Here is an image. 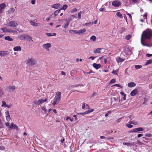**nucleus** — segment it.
Listing matches in <instances>:
<instances>
[{"label": "nucleus", "instance_id": "nucleus-1", "mask_svg": "<svg viewBox=\"0 0 152 152\" xmlns=\"http://www.w3.org/2000/svg\"><path fill=\"white\" fill-rule=\"evenodd\" d=\"M152 36V31L151 29H147L142 33L141 38V44L145 46H149L148 45V42L146 39H150Z\"/></svg>", "mask_w": 152, "mask_h": 152}, {"label": "nucleus", "instance_id": "nucleus-2", "mask_svg": "<svg viewBox=\"0 0 152 152\" xmlns=\"http://www.w3.org/2000/svg\"><path fill=\"white\" fill-rule=\"evenodd\" d=\"M61 98V93L59 91H57L56 93V96L54 98V100L53 103V105H55L59 103Z\"/></svg>", "mask_w": 152, "mask_h": 152}, {"label": "nucleus", "instance_id": "nucleus-3", "mask_svg": "<svg viewBox=\"0 0 152 152\" xmlns=\"http://www.w3.org/2000/svg\"><path fill=\"white\" fill-rule=\"evenodd\" d=\"M26 64L28 66H32L36 64V61L34 58H31L26 61Z\"/></svg>", "mask_w": 152, "mask_h": 152}, {"label": "nucleus", "instance_id": "nucleus-4", "mask_svg": "<svg viewBox=\"0 0 152 152\" xmlns=\"http://www.w3.org/2000/svg\"><path fill=\"white\" fill-rule=\"evenodd\" d=\"M7 26H10L12 27H16L18 26V24L15 21H11L8 22L6 23Z\"/></svg>", "mask_w": 152, "mask_h": 152}, {"label": "nucleus", "instance_id": "nucleus-5", "mask_svg": "<svg viewBox=\"0 0 152 152\" xmlns=\"http://www.w3.org/2000/svg\"><path fill=\"white\" fill-rule=\"evenodd\" d=\"M16 89V87L14 86H9L6 88V91L9 92H12Z\"/></svg>", "mask_w": 152, "mask_h": 152}, {"label": "nucleus", "instance_id": "nucleus-6", "mask_svg": "<svg viewBox=\"0 0 152 152\" xmlns=\"http://www.w3.org/2000/svg\"><path fill=\"white\" fill-rule=\"evenodd\" d=\"M121 4L120 1L118 0L114 1L112 3V5L115 7H118Z\"/></svg>", "mask_w": 152, "mask_h": 152}, {"label": "nucleus", "instance_id": "nucleus-7", "mask_svg": "<svg viewBox=\"0 0 152 152\" xmlns=\"http://www.w3.org/2000/svg\"><path fill=\"white\" fill-rule=\"evenodd\" d=\"M143 131L142 132H146L144 130V129L141 127H139L137 128L134 129H133L131 132H138L140 131Z\"/></svg>", "mask_w": 152, "mask_h": 152}, {"label": "nucleus", "instance_id": "nucleus-8", "mask_svg": "<svg viewBox=\"0 0 152 152\" xmlns=\"http://www.w3.org/2000/svg\"><path fill=\"white\" fill-rule=\"evenodd\" d=\"M18 126L16 124H14L12 122L11 123L10 126L9 127V129L10 130L16 129L17 131L18 130Z\"/></svg>", "mask_w": 152, "mask_h": 152}, {"label": "nucleus", "instance_id": "nucleus-9", "mask_svg": "<svg viewBox=\"0 0 152 152\" xmlns=\"http://www.w3.org/2000/svg\"><path fill=\"white\" fill-rule=\"evenodd\" d=\"M47 100V98L45 99L44 100H43L42 99H40L38 100L37 101H35V104L37 105H39L45 102H46Z\"/></svg>", "mask_w": 152, "mask_h": 152}, {"label": "nucleus", "instance_id": "nucleus-10", "mask_svg": "<svg viewBox=\"0 0 152 152\" xmlns=\"http://www.w3.org/2000/svg\"><path fill=\"white\" fill-rule=\"evenodd\" d=\"M51 46V45L50 43H47L44 44L42 45V47L47 51H49V48Z\"/></svg>", "mask_w": 152, "mask_h": 152}, {"label": "nucleus", "instance_id": "nucleus-11", "mask_svg": "<svg viewBox=\"0 0 152 152\" xmlns=\"http://www.w3.org/2000/svg\"><path fill=\"white\" fill-rule=\"evenodd\" d=\"M9 52L7 51H0V56H4L8 55Z\"/></svg>", "mask_w": 152, "mask_h": 152}, {"label": "nucleus", "instance_id": "nucleus-12", "mask_svg": "<svg viewBox=\"0 0 152 152\" xmlns=\"http://www.w3.org/2000/svg\"><path fill=\"white\" fill-rule=\"evenodd\" d=\"M6 7V5L4 3L0 4V13H2V11Z\"/></svg>", "mask_w": 152, "mask_h": 152}, {"label": "nucleus", "instance_id": "nucleus-13", "mask_svg": "<svg viewBox=\"0 0 152 152\" xmlns=\"http://www.w3.org/2000/svg\"><path fill=\"white\" fill-rule=\"evenodd\" d=\"M138 92L137 89H134L130 93L131 96H135L138 93Z\"/></svg>", "mask_w": 152, "mask_h": 152}, {"label": "nucleus", "instance_id": "nucleus-14", "mask_svg": "<svg viewBox=\"0 0 152 152\" xmlns=\"http://www.w3.org/2000/svg\"><path fill=\"white\" fill-rule=\"evenodd\" d=\"M93 66L95 68L97 69L101 67V64H97L95 63H94L93 64Z\"/></svg>", "mask_w": 152, "mask_h": 152}, {"label": "nucleus", "instance_id": "nucleus-15", "mask_svg": "<svg viewBox=\"0 0 152 152\" xmlns=\"http://www.w3.org/2000/svg\"><path fill=\"white\" fill-rule=\"evenodd\" d=\"M116 61L119 63L122 62L124 61V59L122 58H121L119 57H117L116 58Z\"/></svg>", "mask_w": 152, "mask_h": 152}, {"label": "nucleus", "instance_id": "nucleus-16", "mask_svg": "<svg viewBox=\"0 0 152 152\" xmlns=\"http://www.w3.org/2000/svg\"><path fill=\"white\" fill-rule=\"evenodd\" d=\"M86 31V30L85 28L79 30L78 31V34L80 35L83 34V33L85 32Z\"/></svg>", "mask_w": 152, "mask_h": 152}, {"label": "nucleus", "instance_id": "nucleus-17", "mask_svg": "<svg viewBox=\"0 0 152 152\" xmlns=\"http://www.w3.org/2000/svg\"><path fill=\"white\" fill-rule=\"evenodd\" d=\"M61 6V5L59 3H57L55 4H53L52 6V7L56 9H57L58 8H59Z\"/></svg>", "mask_w": 152, "mask_h": 152}, {"label": "nucleus", "instance_id": "nucleus-18", "mask_svg": "<svg viewBox=\"0 0 152 152\" xmlns=\"http://www.w3.org/2000/svg\"><path fill=\"white\" fill-rule=\"evenodd\" d=\"M25 39H26L29 41H33L32 38L31 37L29 36V35L26 34Z\"/></svg>", "mask_w": 152, "mask_h": 152}, {"label": "nucleus", "instance_id": "nucleus-19", "mask_svg": "<svg viewBox=\"0 0 152 152\" xmlns=\"http://www.w3.org/2000/svg\"><path fill=\"white\" fill-rule=\"evenodd\" d=\"M26 34L21 35L18 37V38L21 40L25 39Z\"/></svg>", "mask_w": 152, "mask_h": 152}, {"label": "nucleus", "instance_id": "nucleus-20", "mask_svg": "<svg viewBox=\"0 0 152 152\" xmlns=\"http://www.w3.org/2000/svg\"><path fill=\"white\" fill-rule=\"evenodd\" d=\"M136 84L134 82H130L128 84L127 86L129 87H132L136 86Z\"/></svg>", "mask_w": 152, "mask_h": 152}, {"label": "nucleus", "instance_id": "nucleus-21", "mask_svg": "<svg viewBox=\"0 0 152 152\" xmlns=\"http://www.w3.org/2000/svg\"><path fill=\"white\" fill-rule=\"evenodd\" d=\"M9 29H7L6 27H4L1 28V30H2L3 32L4 33L8 32H9Z\"/></svg>", "mask_w": 152, "mask_h": 152}, {"label": "nucleus", "instance_id": "nucleus-22", "mask_svg": "<svg viewBox=\"0 0 152 152\" xmlns=\"http://www.w3.org/2000/svg\"><path fill=\"white\" fill-rule=\"evenodd\" d=\"M13 50L15 51H21V48L20 46H16L14 48Z\"/></svg>", "mask_w": 152, "mask_h": 152}, {"label": "nucleus", "instance_id": "nucleus-23", "mask_svg": "<svg viewBox=\"0 0 152 152\" xmlns=\"http://www.w3.org/2000/svg\"><path fill=\"white\" fill-rule=\"evenodd\" d=\"M30 23L33 26H38V24L36 23H35L34 21H31L30 22Z\"/></svg>", "mask_w": 152, "mask_h": 152}, {"label": "nucleus", "instance_id": "nucleus-24", "mask_svg": "<svg viewBox=\"0 0 152 152\" xmlns=\"http://www.w3.org/2000/svg\"><path fill=\"white\" fill-rule=\"evenodd\" d=\"M46 35L48 37L54 36L56 35V34L55 33H53L52 34L50 33H46Z\"/></svg>", "mask_w": 152, "mask_h": 152}, {"label": "nucleus", "instance_id": "nucleus-25", "mask_svg": "<svg viewBox=\"0 0 152 152\" xmlns=\"http://www.w3.org/2000/svg\"><path fill=\"white\" fill-rule=\"evenodd\" d=\"M4 39L5 40H8L9 41H12L13 40L9 36L5 37L4 38Z\"/></svg>", "mask_w": 152, "mask_h": 152}, {"label": "nucleus", "instance_id": "nucleus-26", "mask_svg": "<svg viewBox=\"0 0 152 152\" xmlns=\"http://www.w3.org/2000/svg\"><path fill=\"white\" fill-rule=\"evenodd\" d=\"M102 49V48H98L95 50L94 51V53H100V50Z\"/></svg>", "mask_w": 152, "mask_h": 152}, {"label": "nucleus", "instance_id": "nucleus-27", "mask_svg": "<svg viewBox=\"0 0 152 152\" xmlns=\"http://www.w3.org/2000/svg\"><path fill=\"white\" fill-rule=\"evenodd\" d=\"M4 93L2 89L0 88V98L4 94Z\"/></svg>", "mask_w": 152, "mask_h": 152}, {"label": "nucleus", "instance_id": "nucleus-28", "mask_svg": "<svg viewBox=\"0 0 152 152\" xmlns=\"http://www.w3.org/2000/svg\"><path fill=\"white\" fill-rule=\"evenodd\" d=\"M84 85L82 84H78L77 85H74V86H70V87L71 88L75 87H77L78 86H83Z\"/></svg>", "mask_w": 152, "mask_h": 152}, {"label": "nucleus", "instance_id": "nucleus-29", "mask_svg": "<svg viewBox=\"0 0 152 152\" xmlns=\"http://www.w3.org/2000/svg\"><path fill=\"white\" fill-rule=\"evenodd\" d=\"M61 10V9H59V10L55 11L54 13V15L56 16H57L58 15V13L60 12Z\"/></svg>", "mask_w": 152, "mask_h": 152}, {"label": "nucleus", "instance_id": "nucleus-30", "mask_svg": "<svg viewBox=\"0 0 152 152\" xmlns=\"http://www.w3.org/2000/svg\"><path fill=\"white\" fill-rule=\"evenodd\" d=\"M116 15L117 16L121 18H123L122 14H121L119 12H118L117 13Z\"/></svg>", "mask_w": 152, "mask_h": 152}, {"label": "nucleus", "instance_id": "nucleus-31", "mask_svg": "<svg viewBox=\"0 0 152 152\" xmlns=\"http://www.w3.org/2000/svg\"><path fill=\"white\" fill-rule=\"evenodd\" d=\"M152 63V59H150L148 60H147L145 63V65H147L148 64H150Z\"/></svg>", "mask_w": 152, "mask_h": 152}, {"label": "nucleus", "instance_id": "nucleus-32", "mask_svg": "<svg viewBox=\"0 0 152 152\" xmlns=\"http://www.w3.org/2000/svg\"><path fill=\"white\" fill-rule=\"evenodd\" d=\"M129 123L135 125H137L138 124V123L137 121H130L129 122Z\"/></svg>", "mask_w": 152, "mask_h": 152}, {"label": "nucleus", "instance_id": "nucleus-33", "mask_svg": "<svg viewBox=\"0 0 152 152\" xmlns=\"http://www.w3.org/2000/svg\"><path fill=\"white\" fill-rule=\"evenodd\" d=\"M96 39V36L94 35L92 36L90 38V40H92L94 41H95Z\"/></svg>", "mask_w": 152, "mask_h": 152}, {"label": "nucleus", "instance_id": "nucleus-34", "mask_svg": "<svg viewBox=\"0 0 152 152\" xmlns=\"http://www.w3.org/2000/svg\"><path fill=\"white\" fill-rule=\"evenodd\" d=\"M9 33H17V31L14 30H13L11 29H9Z\"/></svg>", "mask_w": 152, "mask_h": 152}, {"label": "nucleus", "instance_id": "nucleus-35", "mask_svg": "<svg viewBox=\"0 0 152 152\" xmlns=\"http://www.w3.org/2000/svg\"><path fill=\"white\" fill-rule=\"evenodd\" d=\"M77 71L76 70H72L70 73V74L72 75V74H75L77 73Z\"/></svg>", "mask_w": 152, "mask_h": 152}, {"label": "nucleus", "instance_id": "nucleus-36", "mask_svg": "<svg viewBox=\"0 0 152 152\" xmlns=\"http://www.w3.org/2000/svg\"><path fill=\"white\" fill-rule=\"evenodd\" d=\"M15 10L13 8H11L10 10H9V12L10 13H12L15 12Z\"/></svg>", "mask_w": 152, "mask_h": 152}, {"label": "nucleus", "instance_id": "nucleus-37", "mask_svg": "<svg viewBox=\"0 0 152 152\" xmlns=\"http://www.w3.org/2000/svg\"><path fill=\"white\" fill-rule=\"evenodd\" d=\"M67 7L68 6L66 4H64L63 5V6L60 9H61V10H65L66 9Z\"/></svg>", "mask_w": 152, "mask_h": 152}, {"label": "nucleus", "instance_id": "nucleus-38", "mask_svg": "<svg viewBox=\"0 0 152 152\" xmlns=\"http://www.w3.org/2000/svg\"><path fill=\"white\" fill-rule=\"evenodd\" d=\"M69 32L70 33H71L72 32H73L75 34H78V31L75 30H70L69 31Z\"/></svg>", "mask_w": 152, "mask_h": 152}, {"label": "nucleus", "instance_id": "nucleus-39", "mask_svg": "<svg viewBox=\"0 0 152 152\" xmlns=\"http://www.w3.org/2000/svg\"><path fill=\"white\" fill-rule=\"evenodd\" d=\"M6 118L7 120L8 121H10L11 120V117H10V115H9L8 116H7L6 117Z\"/></svg>", "mask_w": 152, "mask_h": 152}, {"label": "nucleus", "instance_id": "nucleus-40", "mask_svg": "<svg viewBox=\"0 0 152 152\" xmlns=\"http://www.w3.org/2000/svg\"><path fill=\"white\" fill-rule=\"evenodd\" d=\"M131 37V36L130 35H128L126 36L125 38L127 40L129 39Z\"/></svg>", "mask_w": 152, "mask_h": 152}, {"label": "nucleus", "instance_id": "nucleus-41", "mask_svg": "<svg viewBox=\"0 0 152 152\" xmlns=\"http://www.w3.org/2000/svg\"><path fill=\"white\" fill-rule=\"evenodd\" d=\"M131 124L128 123L127 124H126V126L129 128H132L133 127V126Z\"/></svg>", "mask_w": 152, "mask_h": 152}, {"label": "nucleus", "instance_id": "nucleus-42", "mask_svg": "<svg viewBox=\"0 0 152 152\" xmlns=\"http://www.w3.org/2000/svg\"><path fill=\"white\" fill-rule=\"evenodd\" d=\"M2 102V104L1 105V107H6V106L7 105L6 103L4 101H3Z\"/></svg>", "mask_w": 152, "mask_h": 152}, {"label": "nucleus", "instance_id": "nucleus-43", "mask_svg": "<svg viewBox=\"0 0 152 152\" xmlns=\"http://www.w3.org/2000/svg\"><path fill=\"white\" fill-rule=\"evenodd\" d=\"M111 112L110 111H109L107 112L105 114V116L107 117L109 115V114H111Z\"/></svg>", "mask_w": 152, "mask_h": 152}, {"label": "nucleus", "instance_id": "nucleus-44", "mask_svg": "<svg viewBox=\"0 0 152 152\" xmlns=\"http://www.w3.org/2000/svg\"><path fill=\"white\" fill-rule=\"evenodd\" d=\"M69 24V22H67L66 24L64 26V28L65 29L67 28Z\"/></svg>", "mask_w": 152, "mask_h": 152}, {"label": "nucleus", "instance_id": "nucleus-45", "mask_svg": "<svg viewBox=\"0 0 152 152\" xmlns=\"http://www.w3.org/2000/svg\"><path fill=\"white\" fill-rule=\"evenodd\" d=\"M77 10V8H74L71 11V13H73L76 12Z\"/></svg>", "mask_w": 152, "mask_h": 152}, {"label": "nucleus", "instance_id": "nucleus-46", "mask_svg": "<svg viewBox=\"0 0 152 152\" xmlns=\"http://www.w3.org/2000/svg\"><path fill=\"white\" fill-rule=\"evenodd\" d=\"M142 66L141 65H135V67L136 69H140L142 67Z\"/></svg>", "mask_w": 152, "mask_h": 152}, {"label": "nucleus", "instance_id": "nucleus-47", "mask_svg": "<svg viewBox=\"0 0 152 152\" xmlns=\"http://www.w3.org/2000/svg\"><path fill=\"white\" fill-rule=\"evenodd\" d=\"M94 109H92L90 110H88L86 111V113H85V114H88L89 113H91L93 112L94 111Z\"/></svg>", "mask_w": 152, "mask_h": 152}, {"label": "nucleus", "instance_id": "nucleus-48", "mask_svg": "<svg viewBox=\"0 0 152 152\" xmlns=\"http://www.w3.org/2000/svg\"><path fill=\"white\" fill-rule=\"evenodd\" d=\"M82 12L80 11L79 13H78V18L79 19H80L81 18V15Z\"/></svg>", "mask_w": 152, "mask_h": 152}, {"label": "nucleus", "instance_id": "nucleus-49", "mask_svg": "<svg viewBox=\"0 0 152 152\" xmlns=\"http://www.w3.org/2000/svg\"><path fill=\"white\" fill-rule=\"evenodd\" d=\"M113 86H116L117 87H119L120 88H122V86L120 85L119 84H115V85H113V86H112V87Z\"/></svg>", "mask_w": 152, "mask_h": 152}, {"label": "nucleus", "instance_id": "nucleus-50", "mask_svg": "<svg viewBox=\"0 0 152 152\" xmlns=\"http://www.w3.org/2000/svg\"><path fill=\"white\" fill-rule=\"evenodd\" d=\"M123 144L125 145H132V144L131 143H126V142H124L123 143Z\"/></svg>", "mask_w": 152, "mask_h": 152}, {"label": "nucleus", "instance_id": "nucleus-51", "mask_svg": "<svg viewBox=\"0 0 152 152\" xmlns=\"http://www.w3.org/2000/svg\"><path fill=\"white\" fill-rule=\"evenodd\" d=\"M118 71L115 70V71H113L112 72V73L113 74H114L115 75H117Z\"/></svg>", "mask_w": 152, "mask_h": 152}, {"label": "nucleus", "instance_id": "nucleus-52", "mask_svg": "<svg viewBox=\"0 0 152 152\" xmlns=\"http://www.w3.org/2000/svg\"><path fill=\"white\" fill-rule=\"evenodd\" d=\"M42 110H43V111H44L45 113H46V108L45 107V106H43L42 107Z\"/></svg>", "mask_w": 152, "mask_h": 152}, {"label": "nucleus", "instance_id": "nucleus-53", "mask_svg": "<svg viewBox=\"0 0 152 152\" xmlns=\"http://www.w3.org/2000/svg\"><path fill=\"white\" fill-rule=\"evenodd\" d=\"M128 51V52L127 53L128 55H130L131 54V51L128 48H127Z\"/></svg>", "mask_w": 152, "mask_h": 152}, {"label": "nucleus", "instance_id": "nucleus-54", "mask_svg": "<svg viewBox=\"0 0 152 152\" xmlns=\"http://www.w3.org/2000/svg\"><path fill=\"white\" fill-rule=\"evenodd\" d=\"M115 81H116V80L115 79H113L111 80L110 83H114L115 82Z\"/></svg>", "mask_w": 152, "mask_h": 152}, {"label": "nucleus", "instance_id": "nucleus-55", "mask_svg": "<svg viewBox=\"0 0 152 152\" xmlns=\"http://www.w3.org/2000/svg\"><path fill=\"white\" fill-rule=\"evenodd\" d=\"M145 136L146 137H151V134H146Z\"/></svg>", "mask_w": 152, "mask_h": 152}, {"label": "nucleus", "instance_id": "nucleus-56", "mask_svg": "<svg viewBox=\"0 0 152 152\" xmlns=\"http://www.w3.org/2000/svg\"><path fill=\"white\" fill-rule=\"evenodd\" d=\"M70 120V121L71 122L72 121H73V119L72 118V119H71V118L70 117H67L66 119V120H68L69 119Z\"/></svg>", "mask_w": 152, "mask_h": 152}, {"label": "nucleus", "instance_id": "nucleus-57", "mask_svg": "<svg viewBox=\"0 0 152 152\" xmlns=\"http://www.w3.org/2000/svg\"><path fill=\"white\" fill-rule=\"evenodd\" d=\"M3 125L1 123V120L0 119V128L3 127Z\"/></svg>", "mask_w": 152, "mask_h": 152}, {"label": "nucleus", "instance_id": "nucleus-58", "mask_svg": "<svg viewBox=\"0 0 152 152\" xmlns=\"http://www.w3.org/2000/svg\"><path fill=\"white\" fill-rule=\"evenodd\" d=\"M99 10L101 12H104L105 11V9L104 8H100L99 9Z\"/></svg>", "mask_w": 152, "mask_h": 152}, {"label": "nucleus", "instance_id": "nucleus-59", "mask_svg": "<svg viewBox=\"0 0 152 152\" xmlns=\"http://www.w3.org/2000/svg\"><path fill=\"white\" fill-rule=\"evenodd\" d=\"M97 94V93L95 92H94L93 93L91 96V97H93L95 96Z\"/></svg>", "mask_w": 152, "mask_h": 152}, {"label": "nucleus", "instance_id": "nucleus-60", "mask_svg": "<svg viewBox=\"0 0 152 152\" xmlns=\"http://www.w3.org/2000/svg\"><path fill=\"white\" fill-rule=\"evenodd\" d=\"M146 56L147 57H149L150 56H152V54H150L147 53L146 54Z\"/></svg>", "mask_w": 152, "mask_h": 152}, {"label": "nucleus", "instance_id": "nucleus-61", "mask_svg": "<svg viewBox=\"0 0 152 152\" xmlns=\"http://www.w3.org/2000/svg\"><path fill=\"white\" fill-rule=\"evenodd\" d=\"M114 100L115 101H118V97H114L113 98Z\"/></svg>", "mask_w": 152, "mask_h": 152}, {"label": "nucleus", "instance_id": "nucleus-62", "mask_svg": "<svg viewBox=\"0 0 152 152\" xmlns=\"http://www.w3.org/2000/svg\"><path fill=\"white\" fill-rule=\"evenodd\" d=\"M5 125L6 126L8 127L9 128V127H10V123H9V122L6 123H5Z\"/></svg>", "mask_w": 152, "mask_h": 152}, {"label": "nucleus", "instance_id": "nucleus-63", "mask_svg": "<svg viewBox=\"0 0 152 152\" xmlns=\"http://www.w3.org/2000/svg\"><path fill=\"white\" fill-rule=\"evenodd\" d=\"M126 14L129 16V18L131 19H132V17L131 15L129 13H126Z\"/></svg>", "mask_w": 152, "mask_h": 152}, {"label": "nucleus", "instance_id": "nucleus-64", "mask_svg": "<svg viewBox=\"0 0 152 152\" xmlns=\"http://www.w3.org/2000/svg\"><path fill=\"white\" fill-rule=\"evenodd\" d=\"M35 0H32L31 1V3L32 4H35Z\"/></svg>", "mask_w": 152, "mask_h": 152}]
</instances>
